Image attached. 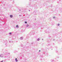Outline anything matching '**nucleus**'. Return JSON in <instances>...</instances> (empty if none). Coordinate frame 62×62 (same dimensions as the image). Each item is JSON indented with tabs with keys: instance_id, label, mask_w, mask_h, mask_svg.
<instances>
[{
	"instance_id": "f257e3e1",
	"label": "nucleus",
	"mask_w": 62,
	"mask_h": 62,
	"mask_svg": "<svg viewBox=\"0 0 62 62\" xmlns=\"http://www.w3.org/2000/svg\"><path fill=\"white\" fill-rule=\"evenodd\" d=\"M10 17H11V18H12V17H13V16L12 15H10Z\"/></svg>"
},
{
	"instance_id": "f03ea898",
	"label": "nucleus",
	"mask_w": 62,
	"mask_h": 62,
	"mask_svg": "<svg viewBox=\"0 0 62 62\" xmlns=\"http://www.w3.org/2000/svg\"><path fill=\"white\" fill-rule=\"evenodd\" d=\"M20 39H23V37H21Z\"/></svg>"
},
{
	"instance_id": "7ed1b4c3",
	"label": "nucleus",
	"mask_w": 62,
	"mask_h": 62,
	"mask_svg": "<svg viewBox=\"0 0 62 62\" xmlns=\"http://www.w3.org/2000/svg\"><path fill=\"white\" fill-rule=\"evenodd\" d=\"M2 56H3V55H0V56H1V57H3V56H2Z\"/></svg>"
},
{
	"instance_id": "20e7f679",
	"label": "nucleus",
	"mask_w": 62,
	"mask_h": 62,
	"mask_svg": "<svg viewBox=\"0 0 62 62\" xmlns=\"http://www.w3.org/2000/svg\"><path fill=\"white\" fill-rule=\"evenodd\" d=\"M16 62L18 61V60H17V58L16 59Z\"/></svg>"
},
{
	"instance_id": "39448f33",
	"label": "nucleus",
	"mask_w": 62,
	"mask_h": 62,
	"mask_svg": "<svg viewBox=\"0 0 62 62\" xmlns=\"http://www.w3.org/2000/svg\"><path fill=\"white\" fill-rule=\"evenodd\" d=\"M16 27H17V28H19V26H18V25H17L16 26Z\"/></svg>"
},
{
	"instance_id": "423d86ee",
	"label": "nucleus",
	"mask_w": 62,
	"mask_h": 62,
	"mask_svg": "<svg viewBox=\"0 0 62 62\" xmlns=\"http://www.w3.org/2000/svg\"><path fill=\"white\" fill-rule=\"evenodd\" d=\"M40 40V39H37V40H38V41H39Z\"/></svg>"
},
{
	"instance_id": "0eeeda50",
	"label": "nucleus",
	"mask_w": 62,
	"mask_h": 62,
	"mask_svg": "<svg viewBox=\"0 0 62 62\" xmlns=\"http://www.w3.org/2000/svg\"><path fill=\"white\" fill-rule=\"evenodd\" d=\"M28 26H29V25H26V26L27 27H28Z\"/></svg>"
},
{
	"instance_id": "6e6552de",
	"label": "nucleus",
	"mask_w": 62,
	"mask_h": 62,
	"mask_svg": "<svg viewBox=\"0 0 62 62\" xmlns=\"http://www.w3.org/2000/svg\"><path fill=\"white\" fill-rule=\"evenodd\" d=\"M9 34H10V35H11V33H10Z\"/></svg>"
},
{
	"instance_id": "1a4fd4ad",
	"label": "nucleus",
	"mask_w": 62,
	"mask_h": 62,
	"mask_svg": "<svg viewBox=\"0 0 62 62\" xmlns=\"http://www.w3.org/2000/svg\"><path fill=\"white\" fill-rule=\"evenodd\" d=\"M58 26H59V24H58Z\"/></svg>"
},
{
	"instance_id": "9d476101",
	"label": "nucleus",
	"mask_w": 62,
	"mask_h": 62,
	"mask_svg": "<svg viewBox=\"0 0 62 62\" xmlns=\"http://www.w3.org/2000/svg\"><path fill=\"white\" fill-rule=\"evenodd\" d=\"M25 23H27V22H25Z\"/></svg>"
},
{
	"instance_id": "9b49d317",
	"label": "nucleus",
	"mask_w": 62,
	"mask_h": 62,
	"mask_svg": "<svg viewBox=\"0 0 62 62\" xmlns=\"http://www.w3.org/2000/svg\"><path fill=\"white\" fill-rule=\"evenodd\" d=\"M54 18H55V17H53V18L54 19Z\"/></svg>"
},
{
	"instance_id": "f8f14e48",
	"label": "nucleus",
	"mask_w": 62,
	"mask_h": 62,
	"mask_svg": "<svg viewBox=\"0 0 62 62\" xmlns=\"http://www.w3.org/2000/svg\"><path fill=\"white\" fill-rule=\"evenodd\" d=\"M1 62H3V61H1Z\"/></svg>"
},
{
	"instance_id": "ddd939ff",
	"label": "nucleus",
	"mask_w": 62,
	"mask_h": 62,
	"mask_svg": "<svg viewBox=\"0 0 62 62\" xmlns=\"http://www.w3.org/2000/svg\"><path fill=\"white\" fill-rule=\"evenodd\" d=\"M39 52H40V50H39Z\"/></svg>"
},
{
	"instance_id": "4468645a",
	"label": "nucleus",
	"mask_w": 62,
	"mask_h": 62,
	"mask_svg": "<svg viewBox=\"0 0 62 62\" xmlns=\"http://www.w3.org/2000/svg\"><path fill=\"white\" fill-rule=\"evenodd\" d=\"M19 16H21V15H19Z\"/></svg>"
},
{
	"instance_id": "2eb2a0df",
	"label": "nucleus",
	"mask_w": 62,
	"mask_h": 62,
	"mask_svg": "<svg viewBox=\"0 0 62 62\" xmlns=\"http://www.w3.org/2000/svg\"><path fill=\"white\" fill-rule=\"evenodd\" d=\"M42 40H43V39H42Z\"/></svg>"
}]
</instances>
